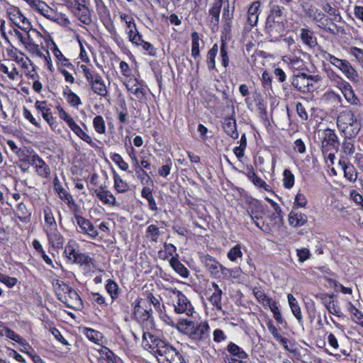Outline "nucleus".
<instances>
[{"label": "nucleus", "mask_w": 363, "mask_h": 363, "mask_svg": "<svg viewBox=\"0 0 363 363\" xmlns=\"http://www.w3.org/2000/svg\"><path fill=\"white\" fill-rule=\"evenodd\" d=\"M142 346L153 354L159 363H186L181 352L150 333H143Z\"/></svg>", "instance_id": "1"}, {"label": "nucleus", "mask_w": 363, "mask_h": 363, "mask_svg": "<svg viewBox=\"0 0 363 363\" xmlns=\"http://www.w3.org/2000/svg\"><path fill=\"white\" fill-rule=\"evenodd\" d=\"M177 328L194 340L199 346L208 343L209 340L210 327L207 322L195 325L193 321L182 318L178 321Z\"/></svg>", "instance_id": "2"}, {"label": "nucleus", "mask_w": 363, "mask_h": 363, "mask_svg": "<svg viewBox=\"0 0 363 363\" xmlns=\"http://www.w3.org/2000/svg\"><path fill=\"white\" fill-rule=\"evenodd\" d=\"M337 125L346 139L356 138L361 130V124L352 111H341L337 118Z\"/></svg>", "instance_id": "3"}, {"label": "nucleus", "mask_w": 363, "mask_h": 363, "mask_svg": "<svg viewBox=\"0 0 363 363\" xmlns=\"http://www.w3.org/2000/svg\"><path fill=\"white\" fill-rule=\"evenodd\" d=\"M322 57L339 69L350 82L357 83L359 81L358 72L349 61L339 59L326 51L323 52Z\"/></svg>", "instance_id": "4"}, {"label": "nucleus", "mask_w": 363, "mask_h": 363, "mask_svg": "<svg viewBox=\"0 0 363 363\" xmlns=\"http://www.w3.org/2000/svg\"><path fill=\"white\" fill-rule=\"evenodd\" d=\"M174 311L177 314H184L191 317L195 313L194 308L189 298L176 288L170 289Z\"/></svg>", "instance_id": "5"}, {"label": "nucleus", "mask_w": 363, "mask_h": 363, "mask_svg": "<svg viewBox=\"0 0 363 363\" xmlns=\"http://www.w3.org/2000/svg\"><path fill=\"white\" fill-rule=\"evenodd\" d=\"M26 33V49L38 57H43L41 48L43 47L44 37L36 29L31 26L24 31Z\"/></svg>", "instance_id": "6"}, {"label": "nucleus", "mask_w": 363, "mask_h": 363, "mask_svg": "<svg viewBox=\"0 0 363 363\" xmlns=\"http://www.w3.org/2000/svg\"><path fill=\"white\" fill-rule=\"evenodd\" d=\"M284 7L278 4L271 6L269 13L267 18L266 27L269 31H272L277 26H281L284 22Z\"/></svg>", "instance_id": "7"}, {"label": "nucleus", "mask_w": 363, "mask_h": 363, "mask_svg": "<svg viewBox=\"0 0 363 363\" xmlns=\"http://www.w3.org/2000/svg\"><path fill=\"white\" fill-rule=\"evenodd\" d=\"M339 146V140L335 130L326 129L323 132L321 141V149L323 155H326L333 150H337Z\"/></svg>", "instance_id": "8"}, {"label": "nucleus", "mask_w": 363, "mask_h": 363, "mask_svg": "<svg viewBox=\"0 0 363 363\" xmlns=\"http://www.w3.org/2000/svg\"><path fill=\"white\" fill-rule=\"evenodd\" d=\"M291 84L296 89L303 93L313 91L316 88L315 85L310 84L308 74L303 72L294 74Z\"/></svg>", "instance_id": "9"}, {"label": "nucleus", "mask_w": 363, "mask_h": 363, "mask_svg": "<svg viewBox=\"0 0 363 363\" xmlns=\"http://www.w3.org/2000/svg\"><path fill=\"white\" fill-rule=\"evenodd\" d=\"M63 290H65V296L63 298H60L62 302L71 308L82 307V301L75 290L67 285H65Z\"/></svg>", "instance_id": "10"}, {"label": "nucleus", "mask_w": 363, "mask_h": 363, "mask_svg": "<svg viewBox=\"0 0 363 363\" xmlns=\"http://www.w3.org/2000/svg\"><path fill=\"white\" fill-rule=\"evenodd\" d=\"M9 19L23 31L28 29L31 25L29 20L21 13L18 8H13L8 11Z\"/></svg>", "instance_id": "11"}, {"label": "nucleus", "mask_w": 363, "mask_h": 363, "mask_svg": "<svg viewBox=\"0 0 363 363\" xmlns=\"http://www.w3.org/2000/svg\"><path fill=\"white\" fill-rule=\"evenodd\" d=\"M143 302V298H138L134 303L133 314L135 319L140 323H144L151 318L152 313L151 307L145 308Z\"/></svg>", "instance_id": "12"}, {"label": "nucleus", "mask_w": 363, "mask_h": 363, "mask_svg": "<svg viewBox=\"0 0 363 363\" xmlns=\"http://www.w3.org/2000/svg\"><path fill=\"white\" fill-rule=\"evenodd\" d=\"M47 236L49 246L54 250L62 249L65 242V238L60 232L58 228L50 229L44 232Z\"/></svg>", "instance_id": "13"}, {"label": "nucleus", "mask_w": 363, "mask_h": 363, "mask_svg": "<svg viewBox=\"0 0 363 363\" xmlns=\"http://www.w3.org/2000/svg\"><path fill=\"white\" fill-rule=\"evenodd\" d=\"M30 164L35 167L38 176L48 178L50 174V169L45 161L35 152L30 157Z\"/></svg>", "instance_id": "14"}, {"label": "nucleus", "mask_w": 363, "mask_h": 363, "mask_svg": "<svg viewBox=\"0 0 363 363\" xmlns=\"http://www.w3.org/2000/svg\"><path fill=\"white\" fill-rule=\"evenodd\" d=\"M315 296L321 301L330 313L337 315V317H340L342 315V312L339 307L335 304V302L333 300L334 296L333 294L321 293L315 294Z\"/></svg>", "instance_id": "15"}, {"label": "nucleus", "mask_w": 363, "mask_h": 363, "mask_svg": "<svg viewBox=\"0 0 363 363\" xmlns=\"http://www.w3.org/2000/svg\"><path fill=\"white\" fill-rule=\"evenodd\" d=\"M80 232L87 235L91 238H96L98 235V230L94 225L87 219L81 216H75L74 217Z\"/></svg>", "instance_id": "16"}, {"label": "nucleus", "mask_w": 363, "mask_h": 363, "mask_svg": "<svg viewBox=\"0 0 363 363\" xmlns=\"http://www.w3.org/2000/svg\"><path fill=\"white\" fill-rule=\"evenodd\" d=\"M346 101L353 106H359L360 100L355 94L352 86L348 82H345L338 87Z\"/></svg>", "instance_id": "17"}, {"label": "nucleus", "mask_w": 363, "mask_h": 363, "mask_svg": "<svg viewBox=\"0 0 363 363\" xmlns=\"http://www.w3.org/2000/svg\"><path fill=\"white\" fill-rule=\"evenodd\" d=\"M284 61L288 63L291 69L299 71V72L306 69L304 61L300 56H298L294 53L285 56Z\"/></svg>", "instance_id": "18"}, {"label": "nucleus", "mask_w": 363, "mask_h": 363, "mask_svg": "<svg viewBox=\"0 0 363 363\" xmlns=\"http://www.w3.org/2000/svg\"><path fill=\"white\" fill-rule=\"evenodd\" d=\"M223 128L225 133L231 138L235 140L238 138L236 121L233 117L225 118L223 123Z\"/></svg>", "instance_id": "19"}, {"label": "nucleus", "mask_w": 363, "mask_h": 363, "mask_svg": "<svg viewBox=\"0 0 363 363\" xmlns=\"http://www.w3.org/2000/svg\"><path fill=\"white\" fill-rule=\"evenodd\" d=\"M308 221V217L306 214L293 209L289 216V222L291 225L298 228L303 226Z\"/></svg>", "instance_id": "20"}, {"label": "nucleus", "mask_w": 363, "mask_h": 363, "mask_svg": "<svg viewBox=\"0 0 363 363\" xmlns=\"http://www.w3.org/2000/svg\"><path fill=\"white\" fill-rule=\"evenodd\" d=\"M44 214V225L43 230L44 232L48 231L50 229L57 228V221L54 217L52 209L50 207H46L43 209Z\"/></svg>", "instance_id": "21"}, {"label": "nucleus", "mask_w": 363, "mask_h": 363, "mask_svg": "<svg viewBox=\"0 0 363 363\" xmlns=\"http://www.w3.org/2000/svg\"><path fill=\"white\" fill-rule=\"evenodd\" d=\"M73 133L79 137L81 140L89 144L91 147H97L96 144L94 142L91 137L85 133L82 128L74 122L69 127Z\"/></svg>", "instance_id": "22"}, {"label": "nucleus", "mask_w": 363, "mask_h": 363, "mask_svg": "<svg viewBox=\"0 0 363 363\" xmlns=\"http://www.w3.org/2000/svg\"><path fill=\"white\" fill-rule=\"evenodd\" d=\"M73 13L84 24L89 25L92 22L90 11L88 7L86 6L85 3L82 4Z\"/></svg>", "instance_id": "23"}, {"label": "nucleus", "mask_w": 363, "mask_h": 363, "mask_svg": "<svg viewBox=\"0 0 363 363\" xmlns=\"http://www.w3.org/2000/svg\"><path fill=\"white\" fill-rule=\"evenodd\" d=\"M90 86L95 94L101 96H107L108 91L104 81L100 74L95 77L94 80L90 84Z\"/></svg>", "instance_id": "24"}, {"label": "nucleus", "mask_w": 363, "mask_h": 363, "mask_svg": "<svg viewBox=\"0 0 363 363\" xmlns=\"http://www.w3.org/2000/svg\"><path fill=\"white\" fill-rule=\"evenodd\" d=\"M178 255L176 254L175 257H172L169 259L170 266L181 277L186 278L189 276V270L179 260Z\"/></svg>", "instance_id": "25"}, {"label": "nucleus", "mask_w": 363, "mask_h": 363, "mask_svg": "<svg viewBox=\"0 0 363 363\" xmlns=\"http://www.w3.org/2000/svg\"><path fill=\"white\" fill-rule=\"evenodd\" d=\"M120 18L125 24V33L128 37H131V35L138 30L135 20L131 16L123 13L120 14Z\"/></svg>", "instance_id": "26"}, {"label": "nucleus", "mask_w": 363, "mask_h": 363, "mask_svg": "<svg viewBox=\"0 0 363 363\" xmlns=\"http://www.w3.org/2000/svg\"><path fill=\"white\" fill-rule=\"evenodd\" d=\"M300 36L302 42L310 48H314L318 44L313 31L308 28H301Z\"/></svg>", "instance_id": "27"}, {"label": "nucleus", "mask_w": 363, "mask_h": 363, "mask_svg": "<svg viewBox=\"0 0 363 363\" xmlns=\"http://www.w3.org/2000/svg\"><path fill=\"white\" fill-rule=\"evenodd\" d=\"M287 298L292 313L296 318L298 323H301L303 320V316L296 298L291 294H288Z\"/></svg>", "instance_id": "28"}, {"label": "nucleus", "mask_w": 363, "mask_h": 363, "mask_svg": "<svg viewBox=\"0 0 363 363\" xmlns=\"http://www.w3.org/2000/svg\"><path fill=\"white\" fill-rule=\"evenodd\" d=\"M94 192L97 198L104 203L110 206H114L116 204V198L109 191L100 189L95 190Z\"/></svg>", "instance_id": "29"}, {"label": "nucleus", "mask_w": 363, "mask_h": 363, "mask_svg": "<svg viewBox=\"0 0 363 363\" xmlns=\"http://www.w3.org/2000/svg\"><path fill=\"white\" fill-rule=\"evenodd\" d=\"M264 208L262 203L257 199L251 198L247 200V214H262Z\"/></svg>", "instance_id": "30"}, {"label": "nucleus", "mask_w": 363, "mask_h": 363, "mask_svg": "<svg viewBox=\"0 0 363 363\" xmlns=\"http://www.w3.org/2000/svg\"><path fill=\"white\" fill-rule=\"evenodd\" d=\"M203 262L206 269L213 274H216L218 272V269H220V265H222L214 257L208 255L203 257Z\"/></svg>", "instance_id": "31"}, {"label": "nucleus", "mask_w": 363, "mask_h": 363, "mask_svg": "<svg viewBox=\"0 0 363 363\" xmlns=\"http://www.w3.org/2000/svg\"><path fill=\"white\" fill-rule=\"evenodd\" d=\"M228 352L240 359H245L248 357V354L238 345L233 342H230L227 347Z\"/></svg>", "instance_id": "32"}, {"label": "nucleus", "mask_w": 363, "mask_h": 363, "mask_svg": "<svg viewBox=\"0 0 363 363\" xmlns=\"http://www.w3.org/2000/svg\"><path fill=\"white\" fill-rule=\"evenodd\" d=\"M218 52V46L217 44H214L207 53L206 64L210 70H213L216 68V57Z\"/></svg>", "instance_id": "33"}, {"label": "nucleus", "mask_w": 363, "mask_h": 363, "mask_svg": "<svg viewBox=\"0 0 363 363\" xmlns=\"http://www.w3.org/2000/svg\"><path fill=\"white\" fill-rule=\"evenodd\" d=\"M191 38V56L196 59L200 56V38L197 32H193Z\"/></svg>", "instance_id": "34"}, {"label": "nucleus", "mask_w": 363, "mask_h": 363, "mask_svg": "<svg viewBox=\"0 0 363 363\" xmlns=\"http://www.w3.org/2000/svg\"><path fill=\"white\" fill-rule=\"evenodd\" d=\"M160 231L159 228L154 225H150L145 231V237L147 240L153 242H157Z\"/></svg>", "instance_id": "35"}, {"label": "nucleus", "mask_w": 363, "mask_h": 363, "mask_svg": "<svg viewBox=\"0 0 363 363\" xmlns=\"http://www.w3.org/2000/svg\"><path fill=\"white\" fill-rule=\"evenodd\" d=\"M252 294L255 296L257 301L262 303L264 306H266L267 303H270V301L272 299V298L269 297L260 287L253 288Z\"/></svg>", "instance_id": "36"}, {"label": "nucleus", "mask_w": 363, "mask_h": 363, "mask_svg": "<svg viewBox=\"0 0 363 363\" xmlns=\"http://www.w3.org/2000/svg\"><path fill=\"white\" fill-rule=\"evenodd\" d=\"M99 352L100 358L106 361V363H114V362L118 359V357H116L108 347H102Z\"/></svg>", "instance_id": "37"}, {"label": "nucleus", "mask_w": 363, "mask_h": 363, "mask_svg": "<svg viewBox=\"0 0 363 363\" xmlns=\"http://www.w3.org/2000/svg\"><path fill=\"white\" fill-rule=\"evenodd\" d=\"M114 188L119 193H124L128 189V184L116 172H113Z\"/></svg>", "instance_id": "38"}, {"label": "nucleus", "mask_w": 363, "mask_h": 363, "mask_svg": "<svg viewBox=\"0 0 363 363\" xmlns=\"http://www.w3.org/2000/svg\"><path fill=\"white\" fill-rule=\"evenodd\" d=\"M55 191L57 193L59 197L65 203L69 205L74 204V199L72 196L67 192L62 185H57Z\"/></svg>", "instance_id": "39"}, {"label": "nucleus", "mask_w": 363, "mask_h": 363, "mask_svg": "<svg viewBox=\"0 0 363 363\" xmlns=\"http://www.w3.org/2000/svg\"><path fill=\"white\" fill-rule=\"evenodd\" d=\"M242 245L237 244L233 247L228 252L227 257L231 262H235L238 258H242L243 254L242 252Z\"/></svg>", "instance_id": "40"}, {"label": "nucleus", "mask_w": 363, "mask_h": 363, "mask_svg": "<svg viewBox=\"0 0 363 363\" xmlns=\"http://www.w3.org/2000/svg\"><path fill=\"white\" fill-rule=\"evenodd\" d=\"M18 218L23 223H27L30 220V213L28 212L26 206L21 203L17 206Z\"/></svg>", "instance_id": "41"}, {"label": "nucleus", "mask_w": 363, "mask_h": 363, "mask_svg": "<svg viewBox=\"0 0 363 363\" xmlns=\"http://www.w3.org/2000/svg\"><path fill=\"white\" fill-rule=\"evenodd\" d=\"M93 126L97 133L104 134L106 133V123L101 116L99 115L94 117L93 120Z\"/></svg>", "instance_id": "42"}, {"label": "nucleus", "mask_w": 363, "mask_h": 363, "mask_svg": "<svg viewBox=\"0 0 363 363\" xmlns=\"http://www.w3.org/2000/svg\"><path fill=\"white\" fill-rule=\"evenodd\" d=\"M106 289L111 296L113 301L118 298L119 287L113 280L108 279L107 281L106 284Z\"/></svg>", "instance_id": "43"}, {"label": "nucleus", "mask_w": 363, "mask_h": 363, "mask_svg": "<svg viewBox=\"0 0 363 363\" xmlns=\"http://www.w3.org/2000/svg\"><path fill=\"white\" fill-rule=\"evenodd\" d=\"M349 199L355 206L363 211V196L355 189L350 191Z\"/></svg>", "instance_id": "44"}, {"label": "nucleus", "mask_w": 363, "mask_h": 363, "mask_svg": "<svg viewBox=\"0 0 363 363\" xmlns=\"http://www.w3.org/2000/svg\"><path fill=\"white\" fill-rule=\"evenodd\" d=\"M344 177L351 182H356L357 179L358 172L353 164H350L345 167Z\"/></svg>", "instance_id": "45"}, {"label": "nucleus", "mask_w": 363, "mask_h": 363, "mask_svg": "<svg viewBox=\"0 0 363 363\" xmlns=\"http://www.w3.org/2000/svg\"><path fill=\"white\" fill-rule=\"evenodd\" d=\"M86 337L94 343H98L101 338V333L91 328H84L83 330Z\"/></svg>", "instance_id": "46"}, {"label": "nucleus", "mask_w": 363, "mask_h": 363, "mask_svg": "<svg viewBox=\"0 0 363 363\" xmlns=\"http://www.w3.org/2000/svg\"><path fill=\"white\" fill-rule=\"evenodd\" d=\"M53 55L57 60V63L60 64L62 66L69 67H72V65L69 62L68 59H67L59 50V48L55 45V47L52 50Z\"/></svg>", "instance_id": "47"}, {"label": "nucleus", "mask_w": 363, "mask_h": 363, "mask_svg": "<svg viewBox=\"0 0 363 363\" xmlns=\"http://www.w3.org/2000/svg\"><path fill=\"white\" fill-rule=\"evenodd\" d=\"M75 247V242L69 240L65 247L64 254L65 257L70 261H72V259L77 254V252H76Z\"/></svg>", "instance_id": "48"}, {"label": "nucleus", "mask_w": 363, "mask_h": 363, "mask_svg": "<svg viewBox=\"0 0 363 363\" xmlns=\"http://www.w3.org/2000/svg\"><path fill=\"white\" fill-rule=\"evenodd\" d=\"M283 186L286 189H291L294 185V175L292 174L291 170L285 169L283 173Z\"/></svg>", "instance_id": "49"}, {"label": "nucleus", "mask_w": 363, "mask_h": 363, "mask_svg": "<svg viewBox=\"0 0 363 363\" xmlns=\"http://www.w3.org/2000/svg\"><path fill=\"white\" fill-rule=\"evenodd\" d=\"M311 18H312L316 23H318L319 27L325 28L327 25L325 21H327L328 19L325 18V14L322 11L317 9L316 11L313 13V16H311Z\"/></svg>", "instance_id": "50"}, {"label": "nucleus", "mask_w": 363, "mask_h": 363, "mask_svg": "<svg viewBox=\"0 0 363 363\" xmlns=\"http://www.w3.org/2000/svg\"><path fill=\"white\" fill-rule=\"evenodd\" d=\"M328 77L330 79L332 82L334 83L335 86L337 88L342 85L345 82H346L342 77L335 73L333 69H326Z\"/></svg>", "instance_id": "51"}, {"label": "nucleus", "mask_w": 363, "mask_h": 363, "mask_svg": "<svg viewBox=\"0 0 363 363\" xmlns=\"http://www.w3.org/2000/svg\"><path fill=\"white\" fill-rule=\"evenodd\" d=\"M350 312L352 320L363 327V313L353 305H351Z\"/></svg>", "instance_id": "52"}, {"label": "nucleus", "mask_w": 363, "mask_h": 363, "mask_svg": "<svg viewBox=\"0 0 363 363\" xmlns=\"http://www.w3.org/2000/svg\"><path fill=\"white\" fill-rule=\"evenodd\" d=\"M0 71L6 74L8 77L11 80L16 79V77L18 75V72L14 65H13L12 69L9 71L7 66L0 62Z\"/></svg>", "instance_id": "53"}, {"label": "nucleus", "mask_w": 363, "mask_h": 363, "mask_svg": "<svg viewBox=\"0 0 363 363\" xmlns=\"http://www.w3.org/2000/svg\"><path fill=\"white\" fill-rule=\"evenodd\" d=\"M67 102L72 106L77 107L82 104L81 99L77 94L71 90L68 93H65Z\"/></svg>", "instance_id": "54"}, {"label": "nucleus", "mask_w": 363, "mask_h": 363, "mask_svg": "<svg viewBox=\"0 0 363 363\" xmlns=\"http://www.w3.org/2000/svg\"><path fill=\"white\" fill-rule=\"evenodd\" d=\"M111 159L113 160V162L118 165V167L123 170L127 171L128 169V164L126 162L123 160L122 157L118 154V153H113L111 156Z\"/></svg>", "instance_id": "55"}, {"label": "nucleus", "mask_w": 363, "mask_h": 363, "mask_svg": "<svg viewBox=\"0 0 363 363\" xmlns=\"http://www.w3.org/2000/svg\"><path fill=\"white\" fill-rule=\"evenodd\" d=\"M143 301L145 308H147V306L150 307V305L152 304L156 309H160V300L152 294H150L146 299L143 298Z\"/></svg>", "instance_id": "56"}, {"label": "nucleus", "mask_w": 363, "mask_h": 363, "mask_svg": "<svg viewBox=\"0 0 363 363\" xmlns=\"http://www.w3.org/2000/svg\"><path fill=\"white\" fill-rule=\"evenodd\" d=\"M91 261V258L84 253H78L76 255L74 258L72 259V262L80 264L82 265L85 264L88 265Z\"/></svg>", "instance_id": "57"}, {"label": "nucleus", "mask_w": 363, "mask_h": 363, "mask_svg": "<svg viewBox=\"0 0 363 363\" xmlns=\"http://www.w3.org/2000/svg\"><path fill=\"white\" fill-rule=\"evenodd\" d=\"M223 294H212L209 297L210 303L217 311H222L221 299Z\"/></svg>", "instance_id": "58"}, {"label": "nucleus", "mask_w": 363, "mask_h": 363, "mask_svg": "<svg viewBox=\"0 0 363 363\" xmlns=\"http://www.w3.org/2000/svg\"><path fill=\"white\" fill-rule=\"evenodd\" d=\"M57 110L59 117L65 121L69 127L75 122L74 120L63 109L62 106H58L57 107Z\"/></svg>", "instance_id": "59"}, {"label": "nucleus", "mask_w": 363, "mask_h": 363, "mask_svg": "<svg viewBox=\"0 0 363 363\" xmlns=\"http://www.w3.org/2000/svg\"><path fill=\"white\" fill-rule=\"evenodd\" d=\"M0 282L4 284L9 288H13L18 282V279L0 272Z\"/></svg>", "instance_id": "60"}, {"label": "nucleus", "mask_w": 363, "mask_h": 363, "mask_svg": "<svg viewBox=\"0 0 363 363\" xmlns=\"http://www.w3.org/2000/svg\"><path fill=\"white\" fill-rule=\"evenodd\" d=\"M220 55L221 58V64L224 67H227L229 65V57L226 48V43L222 42L220 50Z\"/></svg>", "instance_id": "61"}, {"label": "nucleus", "mask_w": 363, "mask_h": 363, "mask_svg": "<svg viewBox=\"0 0 363 363\" xmlns=\"http://www.w3.org/2000/svg\"><path fill=\"white\" fill-rule=\"evenodd\" d=\"M350 139H346L342 142V148L345 154L347 155H352L354 153V145L352 142L349 140Z\"/></svg>", "instance_id": "62"}, {"label": "nucleus", "mask_w": 363, "mask_h": 363, "mask_svg": "<svg viewBox=\"0 0 363 363\" xmlns=\"http://www.w3.org/2000/svg\"><path fill=\"white\" fill-rule=\"evenodd\" d=\"M296 255L300 262H303L311 257V252L308 248L303 247L296 250Z\"/></svg>", "instance_id": "63"}, {"label": "nucleus", "mask_w": 363, "mask_h": 363, "mask_svg": "<svg viewBox=\"0 0 363 363\" xmlns=\"http://www.w3.org/2000/svg\"><path fill=\"white\" fill-rule=\"evenodd\" d=\"M308 203V200L306 196L301 193L298 192L294 201V205L299 208H304Z\"/></svg>", "instance_id": "64"}]
</instances>
